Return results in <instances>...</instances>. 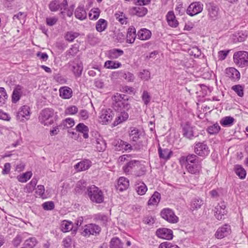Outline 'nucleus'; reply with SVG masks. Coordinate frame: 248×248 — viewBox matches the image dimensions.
I'll use <instances>...</instances> for the list:
<instances>
[{
  "mask_svg": "<svg viewBox=\"0 0 248 248\" xmlns=\"http://www.w3.org/2000/svg\"><path fill=\"white\" fill-rule=\"evenodd\" d=\"M113 100L114 107L120 111L118 112L113 123V125L116 126L128 119L129 115L126 111L131 108V105L126 95L124 94L117 93L113 96Z\"/></svg>",
  "mask_w": 248,
  "mask_h": 248,
  "instance_id": "obj_1",
  "label": "nucleus"
},
{
  "mask_svg": "<svg viewBox=\"0 0 248 248\" xmlns=\"http://www.w3.org/2000/svg\"><path fill=\"white\" fill-rule=\"evenodd\" d=\"M87 194L91 201L96 203H101L104 201V194L101 190L94 185L87 189Z\"/></svg>",
  "mask_w": 248,
  "mask_h": 248,
  "instance_id": "obj_2",
  "label": "nucleus"
},
{
  "mask_svg": "<svg viewBox=\"0 0 248 248\" xmlns=\"http://www.w3.org/2000/svg\"><path fill=\"white\" fill-rule=\"evenodd\" d=\"M54 111L47 108L41 111L39 116V122L44 125H49L54 122Z\"/></svg>",
  "mask_w": 248,
  "mask_h": 248,
  "instance_id": "obj_3",
  "label": "nucleus"
},
{
  "mask_svg": "<svg viewBox=\"0 0 248 248\" xmlns=\"http://www.w3.org/2000/svg\"><path fill=\"white\" fill-rule=\"evenodd\" d=\"M233 62L235 64L240 67H245L248 66V52L240 51L236 52L233 56Z\"/></svg>",
  "mask_w": 248,
  "mask_h": 248,
  "instance_id": "obj_4",
  "label": "nucleus"
},
{
  "mask_svg": "<svg viewBox=\"0 0 248 248\" xmlns=\"http://www.w3.org/2000/svg\"><path fill=\"white\" fill-rule=\"evenodd\" d=\"M101 227L94 223H90L85 225L82 228L81 234L85 237H89L90 235H98L101 232Z\"/></svg>",
  "mask_w": 248,
  "mask_h": 248,
  "instance_id": "obj_5",
  "label": "nucleus"
},
{
  "mask_svg": "<svg viewBox=\"0 0 248 248\" xmlns=\"http://www.w3.org/2000/svg\"><path fill=\"white\" fill-rule=\"evenodd\" d=\"M114 115V112L111 109H102L99 113V122L103 124H108L111 122Z\"/></svg>",
  "mask_w": 248,
  "mask_h": 248,
  "instance_id": "obj_6",
  "label": "nucleus"
},
{
  "mask_svg": "<svg viewBox=\"0 0 248 248\" xmlns=\"http://www.w3.org/2000/svg\"><path fill=\"white\" fill-rule=\"evenodd\" d=\"M68 66L75 77H80L83 67L82 63L79 60L75 59L72 61H70L68 62Z\"/></svg>",
  "mask_w": 248,
  "mask_h": 248,
  "instance_id": "obj_7",
  "label": "nucleus"
},
{
  "mask_svg": "<svg viewBox=\"0 0 248 248\" xmlns=\"http://www.w3.org/2000/svg\"><path fill=\"white\" fill-rule=\"evenodd\" d=\"M161 217L171 223L178 222L179 218L175 215L172 210L169 208L163 209L160 213Z\"/></svg>",
  "mask_w": 248,
  "mask_h": 248,
  "instance_id": "obj_8",
  "label": "nucleus"
},
{
  "mask_svg": "<svg viewBox=\"0 0 248 248\" xmlns=\"http://www.w3.org/2000/svg\"><path fill=\"white\" fill-rule=\"evenodd\" d=\"M92 142L99 152L103 151L106 148L105 141L98 133L94 134V138L92 139Z\"/></svg>",
  "mask_w": 248,
  "mask_h": 248,
  "instance_id": "obj_9",
  "label": "nucleus"
},
{
  "mask_svg": "<svg viewBox=\"0 0 248 248\" xmlns=\"http://www.w3.org/2000/svg\"><path fill=\"white\" fill-rule=\"evenodd\" d=\"M31 109L29 106L24 105L18 110L16 114L17 119L21 122H24L30 119Z\"/></svg>",
  "mask_w": 248,
  "mask_h": 248,
  "instance_id": "obj_10",
  "label": "nucleus"
},
{
  "mask_svg": "<svg viewBox=\"0 0 248 248\" xmlns=\"http://www.w3.org/2000/svg\"><path fill=\"white\" fill-rule=\"evenodd\" d=\"M203 10V4L200 2H194L190 4L186 13L190 16H193L201 13Z\"/></svg>",
  "mask_w": 248,
  "mask_h": 248,
  "instance_id": "obj_11",
  "label": "nucleus"
},
{
  "mask_svg": "<svg viewBox=\"0 0 248 248\" xmlns=\"http://www.w3.org/2000/svg\"><path fill=\"white\" fill-rule=\"evenodd\" d=\"M195 152L200 156H205L209 153L208 146L204 142H198L195 146Z\"/></svg>",
  "mask_w": 248,
  "mask_h": 248,
  "instance_id": "obj_12",
  "label": "nucleus"
},
{
  "mask_svg": "<svg viewBox=\"0 0 248 248\" xmlns=\"http://www.w3.org/2000/svg\"><path fill=\"white\" fill-rule=\"evenodd\" d=\"M206 8L208 11V15L212 20H215L218 16L219 8L213 3L206 4Z\"/></svg>",
  "mask_w": 248,
  "mask_h": 248,
  "instance_id": "obj_13",
  "label": "nucleus"
},
{
  "mask_svg": "<svg viewBox=\"0 0 248 248\" xmlns=\"http://www.w3.org/2000/svg\"><path fill=\"white\" fill-rule=\"evenodd\" d=\"M140 162L137 160H131L123 167L124 171L126 174L134 173L135 170L140 167Z\"/></svg>",
  "mask_w": 248,
  "mask_h": 248,
  "instance_id": "obj_14",
  "label": "nucleus"
},
{
  "mask_svg": "<svg viewBox=\"0 0 248 248\" xmlns=\"http://www.w3.org/2000/svg\"><path fill=\"white\" fill-rule=\"evenodd\" d=\"M226 213V205L224 202L218 204L215 207V216L218 220L223 219L224 216Z\"/></svg>",
  "mask_w": 248,
  "mask_h": 248,
  "instance_id": "obj_15",
  "label": "nucleus"
},
{
  "mask_svg": "<svg viewBox=\"0 0 248 248\" xmlns=\"http://www.w3.org/2000/svg\"><path fill=\"white\" fill-rule=\"evenodd\" d=\"M156 235L159 238L170 240L173 238L172 231L167 228H159L156 231Z\"/></svg>",
  "mask_w": 248,
  "mask_h": 248,
  "instance_id": "obj_16",
  "label": "nucleus"
},
{
  "mask_svg": "<svg viewBox=\"0 0 248 248\" xmlns=\"http://www.w3.org/2000/svg\"><path fill=\"white\" fill-rule=\"evenodd\" d=\"M231 230L230 226L225 224L217 230L215 236L218 239H222L228 236L231 233Z\"/></svg>",
  "mask_w": 248,
  "mask_h": 248,
  "instance_id": "obj_17",
  "label": "nucleus"
},
{
  "mask_svg": "<svg viewBox=\"0 0 248 248\" xmlns=\"http://www.w3.org/2000/svg\"><path fill=\"white\" fill-rule=\"evenodd\" d=\"M248 33L246 31H238L232 36V40L234 43L242 42L244 41L248 37Z\"/></svg>",
  "mask_w": 248,
  "mask_h": 248,
  "instance_id": "obj_18",
  "label": "nucleus"
},
{
  "mask_svg": "<svg viewBox=\"0 0 248 248\" xmlns=\"http://www.w3.org/2000/svg\"><path fill=\"white\" fill-rule=\"evenodd\" d=\"M183 135V136L188 139H191L194 136L193 134V127L191 126V124L186 122L182 125Z\"/></svg>",
  "mask_w": 248,
  "mask_h": 248,
  "instance_id": "obj_19",
  "label": "nucleus"
},
{
  "mask_svg": "<svg viewBox=\"0 0 248 248\" xmlns=\"http://www.w3.org/2000/svg\"><path fill=\"white\" fill-rule=\"evenodd\" d=\"M166 20L168 25L172 28L177 27L179 24L178 21L176 19L173 11H169L167 13L166 15Z\"/></svg>",
  "mask_w": 248,
  "mask_h": 248,
  "instance_id": "obj_20",
  "label": "nucleus"
},
{
  "mask_svg": "<svg viewBox=\"0 0 248 248\" xmlns=\"http://www.w3.org/2000/svg\"><path fill=\"white\" fill-rule=\"evenodd\" d=\"M61 228L62 231L63 232H66L70 231L76 232L77 231V227H74L73 223L67 220H63L62 222Z\"/></svg>",
  "mask_w": 248,
  "mask_h": 248,
  "instance_id": "obj_21",
  "label": "nucleus"
},
{
  "mask_svg": "<svg viewBox=\"0 0 248 248\" xmlns=\"http://www.w3.org/2000/svg\"><path fill=\"white\" fill-rule=\"evenodd\" d=\"M226 74L227 77L234 81L239 79L240 77L239 71L233 67L227 68L226 69Z\"/></svg>",
  "mask_w": 248,
  "mask_h": 248,
  "instance_id": "obj_22",
  "label": "nucleus"
},
{
  "mask_svg": "<svg viewBox=\"0 0 248 248\" xmlns=\"http://www.w3.org/2000/svg\"><path fill=\"white\" fill-rule=\"evenodd\" d=\"M152 35L151 31L145 28H142L140 29L137 33L138 38L140 40H149Z\"/></svg>",
  "mask_w": 248,
  "mask_h": 248,
  "instance_id": "obj_23",
  "label": "nucleus"
},
{
  "mask_svg": "<svg viewBox=\"0 0 248 248\" xmlns=\"http://www.w3.org/2000/svg\"><path fill=\"white\" fill-rule=\"evenodd\" d=\"M22 93L23 87L19 85H16L15 88L12 94V102L15 103L18 102L19 100Z\"/></svg>",
  "mask_w": 248,
  "mask_h": 248,
  "instance_id": "obj_24",
  "label": "nucleus"
},
{
  "mask_svg": "<svg viewBox=\"0 0 248 248\" xmlns=\"http://www.w3.org/2000/svg\"><path fill=\"white\" fill-rule=\"evenodd\" d=\"M115 150L117 151L124 150L131 151L132 150V146L126 142L122 140H118L115 145Z\"/></svg>",
  "mask_w": 248,
  "mask_h": 248,
  "instance_id": "obj_25",
  "label": "nucleus"
},
{
  "mask_svg": "<svg viewBox=\"0 0 248 248\" xmlns=\"http://www.w3.org/2000/svg\"><path fill=\"white\" fill-rule=\"evenodd\" d=\"M142 134L141 131L136 127H130L129 130L130 139L133 141H137Z\"/></svg>",
  "mask_w": 248,
  "mask_h": 248,
  "instance_id": "obj_26",
  "label": "nucleus"
},
{
  "mask_svg": "<svg viewBox=\"0 0 248 248\" xmlns=\"http://www.w3.org/2000/svg\"><path fill=\"white\" fill-rule=\"evenodd\" d=\"M130 14L139 17L144 16L147 13V9L143 7H134L130 10Z\"/></svg>",
  "mask_w": 248,
  "mask_h": 248,
  "instance_id": "obj_27",
  "label": "nucleus"
},
{
  "mask_svg": "<svg viewBox=\"0 0 248 248\" xmlns=\"http://www.w3.org/2000/svg\"><path fill=\"white\" fill-rule=\"evenodd\" d=\"M91 166V162L89 160H84L78 163L75 168L78 171H84L88 170Z\"/></svg>",
  "mask_w": 248,
  "mask_h": 248,
  "instance_id": "obj_28",
  "label": "nucleus"
},
{
  "mask_svg": "<svg viewBox=\"0 0 248 248\" xmlns=\"http://www.w3.org/2000/svg\"><path fill=\"white\" fill-rule=\"evenodd\" d=\"M129 186V181L128 180L124 177L119 178L118 181L117 189V190L123 191L126 189Z\"/></svg>",
  "mask_w": 248,
  "mask_h": 248,
  "instance_id": "obj_29",
  "label": "nucleus"
},
{
  "mask_svg": "<svg viewBox=\"0 0 248 248\" xmlns=\"http://www.w3.org/2000/svg\"><path fill=\"white\" fill-rule=\"evenodd\" d=\"M137 36L135 28L134 27H129L126 35V42L130 44L133 43Z\"/></svg>",
  "mask_w": 248,
  "mask_h": 248,
  "instance_id": "obj_30",
  "label": "nucleus"
},
{
  "mask_svg": "<svg viewBox=\"0 0 248 248\" xmlns=\"http://www.w3.org/2000/svg\"><path fill=\"white\" fill-rule=\"evenodd\" d=\"M201 164L200 163H196L192 165L186 164V168L187 170L191 174H197L201 170Z\"/></svg>",
  "mask_w": 248,
  "mask_h": 248,
  "instance_id": "obj_31",
  "label": "nucleus"
},
{
  "mask_svg": "<svg viewBox=\"0 0 248 248\" xmlns=\"http://www.w3.org/2000/svg\"><path fill=\"white\" fill-rule=\"evenodd\" d=\"M75 15L77 18L83 20L87 17V13L83 6H78L75 10Z\"/></svg>",
  "mask_w": 248,
  "mask_h": 248,
  "instance_id": "obj_32",
  "label": "nucleus"
},
{
  "mask_svg": "<svg viewBox=\"0 0 248 248\" xmlns=\"http://www.w3.org/2000/svg\"><path fill=\"white\" fill-rule=\"evenodd\" d=\"M116 74L119 78H123L128 82H133L134 81L135 76L132 73L129 72H124L121 71L116 72Z\"/></svg>",
  "mask_w": 248,
  "mask_h": 248,
  "instance_id": "obj_33",
  "label": "nucleus"
},
{
  "mask_svg": "<svg viewBox=\"0 0 248 248\" xmlns=\"http://www.w3.org/2000/svg\"><path fill=\"white\" fill-rule=\"evenodd\" d=\"M135 190L140 195H143L147 190L146 185L141 182H137L135 185Z\"/></svg>",
  "mask_w": 248,
  "mask_h": 248,
  "instance_id": "obj_34",
  "label": "nucleus"
},
{
  "mask_svg": "<svg viewBox=\"0 0 248 248\" xmlns=\"http://www.w3.org/2000/svg\"><path fill=\"white\" fill-rule=\"evenodd\" d=\"M124 52L122 50L118 49H113L108 52V57L111 59H115L122 55Z\"/></svg>",
  "mask_w": 248,
  "mask_h": 248,
  "instance_id": "obj_35",
  "label": "nucleus"
},
{
  "mask_svg": "<svg viewBox=\"0 0 248 248\" xmlns=\"http://www.w3.org/2000/svg\"><path fill=\"white\" fill-rule=\"evenodd\" d=\"M184 161L186 162V164L190 165H192L196 163H200L197 159V156L194 155H188L186 157V158L185 157H182L180 160V162L182 163V162Z\"/></svg>",
  "mask_w": 248,
  "mask_h": 248,
  "instance_id": "obj_36",
  "label": "nucleus"
},
{
  "mask_svg": "<svg viewBox=\"0 0 248 248\" xmlns=\"http://www.w3.org/2000/svg\"><path fill=\"white\" fill-rule=\"evenodd\" d=\"M161 196L159 193L155 191L148 201L149 205H157L160 202Z\"/></svg>",
  "mask_w": 248,
  "mask_h": 248,
  "instance_id": "obj_37",
  "label": "nucleus"
},
{
  "mask_svg": "<svg viewBox=\"0 0 248 248\" xmlns=\"http://www.w3.org/2000/svg\"><path fill=\"white\" fill-rule=\"evenodd\" d=\"M158 154L160 158L165 160L169 159L171 155V152L168 149L158 148Z\"/></svg>",
  "mask_w": 248,
  "mask_h": 248,
  "instance_id": "obj_38",
  "label": "nucleus"
},
{
  "mask_svg": "<svg viewBox=\"0 0 248 248\" xmlns=\"http://www.w3.org/2000/svg\"><path fill=\"white\" fill-rule=\"evenodd\" d=\"M37 182L38 180L33 178L29 183L26 185L24 189L25 192L28 193H31L34 190Z\"/></svg>",
  "mask_w": 248,
  "mask_h": 248,
  "instance_id": "obj_39",
  "label": "nucleus"
},
{
  "mask_svg": "<svg viewBox=\"0 0 248 248\" xmlns=\"http://www.w3.org/2000/svg\"><path fill=\"white\" fill-rule=\"evenodd\" d=\"M60 95L63 98L68 99L71 97L72 91L69 88L62 87L60 89Z\"/></svg>",
  "mask_w": 248,
  "mask_h": 248,
  "instance_id": "obj_40",
  "label": "nucleus"
},
{
  "mask_svg": "<svg viewBox=\"0 0 248 248\" xmlns=\"http://www.w3.org/2000/svg\"><path fill=\"white\" fill-rule=\"evenodd\" d=\"M76 129L78 131H79L83 133V137L85 139L88 138V127L82 123H80L76 126Z\"/></svg>",
  "mask_w": 248,
  "mask_h": 248,
  "instance_id": "obj_41",
  "label": "nucleus"
},
{
  "mask_svg": "<svg viewBox=\"0 0 248 248\" xmlns=\"http://www.w3.org/2000/svg\"><path fill=\"white\" fill-rule=\"evenodd\" d=\"M122 64L120 62L113 61H107L104 64V67L107 69H116L121 66Z\"/></svg>",
  "mask_w": 248,
  "mask_h": 248,
  "instance_id": "obj_42",
  "label": "nucleus"
},
{
  "mask_svg": "<svg viewBox=\"0 0 248 248\" xmlns=\"http://www.w3.org/2000/svg\"><path fill=\"white\" fill-rule=\"evenodd\" d=\"M32 175L31 171H27L25 173L18 175L17 179L19 182L26 183L31 177Z\"/></svg>",
  "mask_w": 248,
  "mask_h": 248,
  "instance_id": "obj_43",
  "label": "nucleus"
},
{
  "mask_svg": "<svg viewBox=\"0 0 248 248\" xmlns=\"http://www.w3.org/2000/svg\"><path fill=\"white\" fill-rule=\"evenodd\" d=\"M107 27V21L104 19H100L96 24V30L99 32L104 31Z\"/></svg>",
  "mask_w": 248,
  "mask_h": 248,
  "instance_id": "obj_44",
  "label": "nucleus"
},
{
  "mask_svg": "<svg viewBox=\"0 0 248 248\" xmlns=\"http://www.w3.org/2000/svg\"><path fill=\"white\" fill-rule=\"evenodd\" d=\"M236 175L240 178L244 179L246 176V171L240 165H236L234 168Z\"/></svg>",
  "mask_w": 248,
  "mask_h": 248,
  "instance_id": "obj_45",
  "label": "nucleus"
},
{
  "mask_svg": "<svg viewBox=\"0 0 248 248\" xmlns=\"http://www.w3.org/2000/svg\"><path fill=\"white\" fill-rule=\"evenodd\" d=\"M114 16L116 20L121 24H126L127 23V18L123 12H118L116 13Z\"/></svg>",
  "mask_w": 248,
  "mask_h": 248,
  "instance_id": "obj_46",
  "label": "nucleus"
},
{
  "mask_svg": "<svg viewBox=\"0 0 248 248\" xmlns=\"http://www.w3.org/2000/svg\"><path fill=\"white\" fill-rule=\"evenodd\" d=\"M8 98V95L5 89L3 87H0V106L4 105Z\"/></svg>",
  "mask_w": 248,
  "mask_h": 248,
  "instance_id": "obj_47",
  "label": "nucleus"
},
{
  "mask_svg": "<svg viewBox=\"0 0 248 248\" xmlns=\"http://www.w3.org/2000/svg\"><path fill=\"white\" fill-rule=\"evenodd\" d=\"M110 243V248H123V243L117 237L112 238Z\"/></svg>",
  "mask_w": 248,
  "mask_h": 248,
  "instance_id": "obj_48",
  "label": "nucleus"
},
{
  "mask_svg": "<svg viewBox=\"0 0 248 248\" xmlns=\"http://www.w3.org/2000/svg\"><path fill=\"white\" fill-rule=\"evenodd\" d=\"M79 35V33L73 31H68L67 32L64 36V38L66 40L69 42H73L75 38L78 37Z\"/></svg>",
  "mask_w": 248,
  "mask_h": 248,
  "instance_id": "obj_49",
  "label": "nucleus"
},
{
  "mask_svg": "<svg viewBox=\"0 0 248 248\" xmlns=\"http://www.w3.org/2000/svg\"><path fill=\"white\" fill-rule=\"evenodd\" d=\"M234 119L231 116H227L223 118L220 123L223 126H231L232 125Z\"/></svg>",
  "mask_w": 248,
  "mask_h": 248,
  "instance_id": "obj_50",
  "label": "nucleus"
},
{
  "mask_svg": "<svg viewBox=\"0 0 248 248\" xmlns=\"http://www.w3.org/2000/svg\"><path fill=\"white\" fill-rule=\"evenodd\" d=\"M100 11L97 8H93L90 12L89 16L91 20L97 19L100 15Z\"/></svg>",
  "mask_w": 248,
  "mask_h": 248,
  "instance_id": "obj_51",
  "label": "nucleus"
},
{
  "mask_svg": "<svg viewBox=\"0 0 248 248\" xmlns=\"http://www.w3.org/2000/svg\"><path fill=\"white\" fill-rule=\"evenodd\" d=\"M220 129V127L218 124L216 123L207 128V131L210 134H216L218 133Z\"/></svg>",
  "mask_w": 248,
  "mask_h": 248,
  "instance_id": "obj_52",
  "label": "nucleus"
},
{
  "mask_svg": "<svg viewBox=\"0 0 248 248\" xmlns=\"http://www.w3.org/2000/svg\"><path fill=\"white\" fill-rule=\"evenodd\" d=\"M37 243L36 239L35 237H31L25 241L24 245L28 248H33Z\"/></svg>",
  "mask_w": 248,
  "mask_h": 248,
  "instance_id": "obj_53",
  "label": "nucleus"
},
{
  "mask_svg": "<svg viewBox=\"0 0 248 248\" xmlns=\"http://www.w3.org/2000/svg\"><path fill=\"white\" fill-rule=\"evenodd\" d=\"M138 76L142 80H148L150 78V73L147 70H143L139 73Z\"/></svg>",
  "mask_w": 248,
  "mask_h": 248,
  "instance_id": "obj_54",
  "label": "nucleus"
},
{
  "mask_svg": "<svg viewBox=\"0 0 248 248\" xmlns=\"http://www.w3.org/2000/svg\"><path fill=\"white\" fill-rule=\"evenodd\" d=\"M141 98L144 104L147 105L150 102L151 96L147 91H144L141 95Z\"/></svg>",
  "mask_w": 248,
  "mask_h": 248,
  "instance_id": "obj_55",
  "label": "nucleus"
},
{
  "mask_svg": "<svg viewBox=\"0 0 248 248\" xmlns=\"http://www.w3.org/2000/svg\"><path fill=\"white\" fill-rule=\"evenodd\" d=\"M146 172V169L145 166L140 163V167L139 169L136 170L134 172V175L137 177H140L144 175Z\"/></svg>",
  "mask_w": 248,
  "mask_h": 248,
  "instance_id": "obj_56",
  "label": "nucleus"
},
{
  "mask_svg": "<svg viewBox=\"0 0 248 248\" xmlns=\"http://www.w3.org/2000/svg\"><path fill=\"white\" fill-rule=\"evenodd\" d=\"M75 124V122L72 118H66L62 121V125L65 128H70Z\"/></svg>",
  "mask_w": 248,
  "mask_h": 248,
  "instance_id": "obj_57",
  "label": "nucleus"
},
{
  "mask_svg": "<svg viewBox=\"0 0 248 248\" xmlns=\"http://www.w3.org/2000/svg\"><path fill=\"white\" fill-rule=\"evenodd\" d=\"M203 204V201L199 198H196L193 200L192 203V207L193 209H197L201 208Z\"/></svg>",
  "mask_w": 248,
  "mask_h": 248,
  "instance_id": "obj_58",
  "label": "nucleus"
},
{
  "mask_svg": "<svg viewBox=\"0 0 248 248\" xmlns=\"http://www.w3.org/2000/svg\"><path fill=\"white\" fill-rule=\"evenodd\" d=\"M95 219L97 221H100L101 223L104 224H106L108 221V217L106 215L101 214H98L95 215Z\"/></svg>",
  "mask_w": 248,
  "mask_h": 248,
  "instance_id": "obj_59",
  "label": "nucleus"
},
{
  "mask_svg": "<svg viewBox=\"0 0 248 248\" xmlns=\"http://www.w3.org/2000/svg\"><path fill=\"white\" fill-rule=\"evenodd\" d=\"M46 25L52 26L56 24L58 21V18L56 16H49L46 18Z\"/></svg>",
  "mask_w": 248,
  "mask_h": 248,
  "instance_id": "obj_60",
  "label": "nucleus"
},
{
  "mask_svg": "<svg viewBox=\"0 0 248 248\" xmlns=\"http://www.w3.org/2000/svg\"><path fill=\"white\" fill-rule=\"evenodd\" d=\"M78 108L75 106H71L67 108L65 110V113L67 115H74L77 113Z\"/></svg>",
  "mask_w": 248,
  "mask_h": 248,
  "instance_id": "obj_61",
  "label": "nucleus"
},
{
  "mask_svg": "<svg viewBox=\"0 0 248 248\" xmlns=\"http://www.w3.org/2000/svg\"><path fill=\"white\" fill-rule=\"evenodd\" d=\"M49 9L51 11H56L60 8L59 1L58 0H53L51 1L49 5Z\"/></svg>",
  "mask_w": 248,
  "mask_h": 248,
  "instance_id": "obj_62",
  "label": "nucleus"
},
{
  "mask_svg": "<svg viewBox=\"0 0 248 248\" xmlns=\"http://www.w3.org/2000/svg\"><path fill=\"white\" fill-rule=\"evenodd\" d=\"M45 190V187L44 186L38 185L35 192L37 196L44 198L45 197V195H44Z\"/></svg>",
  "mask_w": 248,
  "mask_h": 248,
  "instance_id": "obj_63",
  "label": "nucleus"
},
{
  "mask_svg": "<svg viewBox=\"0 0 248 248\" xmlns=\"http://www.w3.org/2000/svg\"><path fill=\"white\" fill-rule=\"evenodd\" d=\"M232 89L240 97H242L244 95L243 89L242 87L239 85L233 86Z\"/></svg>",
  "mask_w": 248,
  "mask_h": 248,
  "instance_id": "obj_64",
  "label": "nucleus"
}]
</instances>
